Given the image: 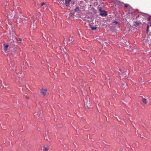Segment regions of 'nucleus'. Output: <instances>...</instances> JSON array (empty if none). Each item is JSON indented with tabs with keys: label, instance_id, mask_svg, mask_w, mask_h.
<instances>
[{
	"label": "nucleus",
	"instance_id": "nucleus-1",
	"mask_svg": "<svg viewBox=\"0 0 151 151\" xmlns=\"http://www.w3.org/2000/svg\"><path fill=\"white\" fill-rule=\"evenodd\" d=\"M47 90L46 89H42L41 91V93L42 95L45 96L46 95Z\"/></svg>",
	"mask_w": 151,
	"mask_h": 151
},
{
	"label": "nucleus",
	"instance_id": "nucleus-2",
	"mask_svg": "<svg viewBox=\"0 0 151 151\" xmlns=\"http://www.w3.org/2000/svg\"><path fill=\"white\" fill-rule=\"evenodd\" d=\"M100 14L101 16H105L107 15V12L104 10L101 11L100 12Z\"/></svg>",
	"mask_w": 151,
	"mask_h": 151
},
{
	"label": "nucleus",
	"instance_id": "nucleus-3",
	"mask_svg": "<svg viewBox=\"0 0 151 151\" xmlns=\"http://www.w3.org/2000/svg\"><path fill=\"white\" fill-rule=\"evenodd\" d=\"M14 15L12 14L8 15V18L10 19H12L14 18Z\"/></svg>",
	"mask_w": 151,
	"mask_h": 151
},
{
	"label": "nucleus",
	"instance_id": "nucleus-4",
	"mask_svg": "<svg viewBox=\"0 0 151 151\" xmlns=\"http://www.w3.org/2000/svg\"><path fill=\"white\" fill-rule=\"evenodd\" d=\"M4 50L5 51H6L7 50V48L8 47V45L6 44H4Z\"/></svg>",
	"mask_w": 151,
	"mask_h": 151
},
{
	"label": "nucleus",
	"instance_id": "nucleus-5",
	"mask_svg": "<svg viewBox=\"0 0 151 151\" xmlns=\"http://www.w3.org/2000/svg\"><path fill=\"white\" fill-rule=\"evenodd\" d=\"M71 0H65V3L66 5L67 6H68L69 4L70 3V2Z\"/></svg>",
	"mask_w": 151,
	"mask_h": 151
},
{
	"label": "nucleus",
	"instance_id": "nucleus-6",
	"mask_svg": "<svg viewBox=\"0 0 151 151\" xmlns=\"http://www.w3.org/2000/svg\"><path fill=\"white\" fill-rule=\"evenodd\" d=\"M85 106L87 107V108L90 107V101H87L86 104L85 103Z\"/></svg>",
	"mask_w": 151,
	"mask_h": 151
},
{
	"label": "nucleus",
	"instance_id": "nucleus-7",
	"mask_svg": "<svg viewBox=\"0 0 151 151\" xmlns=\"http://www.w3.org/2000/svg\"><path fill=\"white\" fill-rule=\"evenodd\" d=\"M49 150V149L47 147H43V150L44 151H47Z\"/></svg>",
	"mask_w": 151,
	"mask_h": 151
},
{
	"label": "nucleus",
	"instance_id": "nucleus-8",
	"mask_svg": "<svg viewBox=\"0 0 151 151\" xmlns=\"http://www.w3.org/2000/svg\"><path fill=\"white\" fill-rule=\"evenodd\" d=\"M42 6H43L44 9L46 7V4L45 3H42L41 4Z\"/></svg>",
	"mask_w": 151,
	"mask_h": 151
},
{
	"label": "nucleus",
	"instance_id": "nucleus-9",
	"mask_svg": "<svg viewBox=\"0 0 151 151\" xmlns=\"http://www.w3.org/2000/svg\"><path fill=\"white\" fill-rule=\"evenodd\" d=\"M143 103L145 104H147L146 99H143L142 100Z\"/></svg>",
	"mask_w": 151,
	"mask_h": 151
},
{
	"label": "nucleus",
	"instance_id": "nucleus-10",
	"mask_svg": "<svg viewBox=\"0 0 151 151\" xmlns=\"http://www.w3.org/2000/svg\"><path fill=\"white\" fill-rule=\"evenodd\" d=\"M80 10L78 7H76L75 9V11L78 12Z\"/></svg>",
	"mask_w": 151,
	"mask_h": 151
},
{
	"label": "nucleus",
	"instance_id": "nucleus-11",
	"mask_svg": "<svg viewBox=\"0 0 151 151\" xmlns=\"http://www.w3.org/2000/svg\"><path fill=\"white\" fill-rule=\"evenodd\" d=\"M123 87L125 89L127 88V84L126 83H124V84L123 85Z\"/></svg>",
	"mask_w": 151,
	"mask_h": 151
},
{
	"label": "nucleus",
	"instance_id": "nucleus-12",
	"mask_svg": "<svg viewBox=\"0 0 151 151\" xmlns=\"http://www.w3.org/2000/svg\"><path fill=\"white\" fill-rule=\"evenodd\" d=\"M139 24V23L137 22H135V23H134V24L136 26H138V25Z\"/></svg>",
	"mask_w": 151,
	"mask_h": 151
},
{
	"label": "nucleus",
	"instance_id": "nucleus-13",
	"mask_svg": "<svg viewBox=\"0 0 151 151\" xmlns=\"http://www.w3.org/2000/svg\"><path fill=\"white\" fill-rule=\"evenodd\" d=\"M128 71H126V74H125V77H127L128 75H129V73H128Z\"/></svg>",
	"mask_w": 151,
	"mask_h": 151
},
{
	"label": "nucleus",
	"instance_id": "nucleus-14",
	"mask_svg": "<svg viewBox=\"0 0 151 151\" xmlns=\"http://www.w3.org/2000/svg\"><path fill=\"white\" fill-rule=\"evenodd\" d=\"M96 28V27H91V29L92 30H95Z\"/></svg>",
	"mask_w": 151,
	"mask_h": 151
},
{
	"label": "nucleus",
	"instance_id": "nucleus-15",
	"mask_svg": "<svg viewBox=\"0 0 151 151\" xmlns=\"http://www.w3.org/2000/svg\"><path fill=\"white\" fill-rule=\"evenodd\" d=\"M124 6L125 7H129V5L128 4H126Z\"/></svg>",
	"mask_w": 151,
	"mask_h": 151
},
{
	"label": "nucleus",
	"instance_id": "nucleus-16",
	"mask_svg": "<svg viewBox=\"0 0 151 151\" xmlns=\"http://www.w3.org/2000/svg\"><path fill=\"white\" fill-rule=\"evenodd\" d=\"M18 39V40H17L18 41H22V39L21 38H19Z\"/></svg>",
	"mask_w": 151,
	"mask_h": 151
},
{
	"label": "nucleus",
	"instance_id": "nucleus-17",
	"mask_svg": "<svg viewBox=\"0 0 151 151\" xmlns=\"http://www.w3.org/2000/svg\"><path fill=\"white\" fill-rule=\"evenodd\" d=\"M148 19L149 21L151 20V17H149V18H148Z\"/></svg>",
	"mask_w": 151,
	"mask_h": 151
},
{
	"label": "nucleus",
	"instance_id": "nucleus-18",
	"mask_svg": "<svg viewBox=\"0 0 151 151\" xmlns=\"http://www.w3.org/2000/svg\"><path fill=\"white\" fill-rule=\"evenodd\" d=\"M113 22L114 23H115L116 24H117L118 23V22H117L116 21H114Z\"/></svg>",
	"mask_w": 151,
	"mask_h": 151
},
{
	"label": "nucleus",
	"instance_id": "nucleus-19",
	"mask_svg": "<svg viewBox=\"0 0 151 151\" xmlns=\"http://www.w3.org/2000/svg\"><path fill=\"white\" fill-rule=\"evenodd\" d=\"M148 31H149V30H148V27H147V32H148Z\"/></svg>",
	"mask_w": 151,
	"mask_h": 151
},
{
	"label": "nucleus",
	"instance_id": "nucleus-20",
	"mask_svg": "<svg viewBox=\"0 0 151 151\" xmlns=\"http://www.w3.org/2000/svg\"><path fill=\"white\" fill-rule=\"evenodd\" d=\"M150 26H151V23H150Z\"/></svg>",
	"mask_w": 151,
	"mask_h": 151
}]
</instances>
